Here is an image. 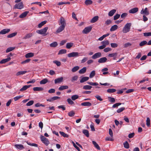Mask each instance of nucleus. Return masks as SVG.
<instances>
[{"label": "nucleus", "instance_id": "f257e3e1", "mask_svg": "<svg viewBox=\"0 0 151 151\" xmlns=\"http://www.w3.org/2000/svg\"><path fill=\"white\" fill-rule=\"evenodd\" d=\"M60 26L58 28L56 31L57 33H60L62 32L65 29L66 25V23L65 20L63 17H61L58 22Z\"/></svg>", "mask_w": 151, "mask_h": 151}, {"label": "nucleus", "instance_id": "f03ea898", "mask_svg": "<svg viewBox=\"0 0 151 151\" xmlns=\"http://www.w3.org/2000/svg\"><path fill=\"white\" fill-rule=\"evenodd\" d=\"M131 26V23H127L124 26L123 29V32L124 33H126L130 30Z\"/></svg>", "mask_w": 151, "mask_h": 151}, {"label": "nucleus", "instance_id": "7ed1b4c3", "mask_svg": "<svg viewBox=\"0 0 151 151\" xmlns=\"http://www.w3.org/2000/svg\"><path fill=\"white\" fill-rule=\"evenodd\" d=\"M48 29V27H46L40 30H37L36 32L40 34L44 35V36L46 35L47 34H46V33Z\"/></svg>", "mask_w": 151, "mask_h": 151}, {"label": "nucleus", "instance_id": "20e7f679", "mask_svg": "<svg viewBox=\"0 0 151 151\" xmlns=\"http://www.w3.org/2000/svg\"><path fill=\"white\" fill-rule=\"evenodd\" d=\"M40 139L41 141L46 145H48L50 143V142L48 140L43 136H41Z\"/></svg>", "mask_w": 151, "mask_h": 151}, {"label": "nucleus", "instance_id": "39448f33", "mask_svg": "<svg viewBox=\"0 0 151 151\" xmlns=\"http://www.w3.org/2000/svg\"><path fill=\"white\" fill-rule=\"evenodd\" d=\"M79 56V53L77 52H73L68 54V56L69 58L76 57Z\"/></svg>", "mask_w": 151, "mask_h": 151}, {"label": "nucleus", "instance_id": "423d86ee", "mask_svg": "<svg viewBox=\"0 0 151 151\" xmlns=\"http://www.w3.org/2000/svg\"><path fill=\"white\" fill-rule=\"evenodd\" d=\"M23 5L22 2L16 4L14 6L15 9H21L23 8Z\"/></svg>", "mask_w": 151, "mask_h": 151}, {"label": "nucleus", "instance_id": "0eeeda50", "mask_svg": "<svg viewBox=\"0 0 151 151\" xmlns=\"http://www.w3.org/2000/svg\"><path fill=\"white\" fill-rule=\"evenodd\" d=\"M101 54L100 52H98L95 53L92 56V58L93 59H95L101 57Z\"/></svg>", "mask_w": 151, "mask_h": 151}, {"label": "nucleus", "instance_id": "6e6552de", "mask_svg": "<svg viewBox=\"0 0 151 151\" xmlns=\"http://www.w3.org/2000/svg\"><path fill=\"white\" fill-rule=\"evenodd\" d=\"M92 27H86L83 30L82 33L84 34H87L91 30Z\"/></svg>", "mask_w": 151, "mask_h": 151}, {"label": "nucleus", "instance_id": "1a4fd4ad", "mask_svg": "<svg viewBox=\"0 0 151 151\" xmlns=\"http://www.w3.org/2000/svg\"><path fill=\"white\" fill-rule=\"evenodd\" d=\"M10 31V29H5L2 30L0 32V34L4 35L9 32Z\"/></svg>", "mask_w": 151, "mask_h": 151}, {"label": "nucleus", "instance_id": "9d476101", "mask_svg": "<svg viewBox=\"0 0 151 151\" xmlns=\"http://www.w3.org/2000/svg\"><path fill=\"white\" fill-rule=\"evenodd\" d=\"M107 60V58L105 57H104L100 58L98 60V62L99 63H103L106 62Z\"/></svg>", "mask_w": 151, "mask_h": 151}, {"label": "nucleus", "instance_id": "9b49d317", "mask_svg": "<svg viewBox=\"0 0 151 151\" xmlns=\"http://www.w3.org/2000/svg\"><path fill=\"white\" fill-rule=\"evenodd\" d=\"M11 60V58L10 57H8L7 58L4 59H2L0 61V64L4 63L6 62H7Z\"/></svg>", "mask_w": 151, "mask_h": 151}, {"label": "nucleus", "instance_id": "f8f14e48", "mask_svg": "<svg viewBox=\"0 0 151 151\" xmlns=\"http://www.w3.org/2000/svg\"><path fill=\"white\" fill-rule=\"evenodd\" d=\"M63 78L62 77L59 78L55 80V84L59 83L62 82L63 81Z\"/></svg>", "mask_w": 151, "mask_h": 151}, {"label": "nucleus", "instance_id": "ddd939ff", "mask_svg": "<svg viewBox=\"0 0 151 151\" xmlns=\"http://www.w3.org/2000/svg\"><path fill=\"white\" fill-rule=\"evenodd\" d=\"M81 105L84 106H91V104L89 102H83L81 104Z\"/></svg>", "mask_w": 151, "mask_h": 151}, {"label": "nucleus", "instance_id": "4468645a", "mask_svg": "<svg viewBox=\"0 0 151 151\" xmlns=\"http://www.w3.org/2000/svg\"><path fill=\"white\" fill-rule=\"evenodd\" d=\"M99 19V17L98 16H95L92 18L91 20V22L92 23H95Z\"/></svg>", "mask_w": 151, "mask_h": 151}, {"label": "nucleus", "instance_id": "2eb2a0df", "mask_svg": "<svg viewBox=\"0 0 151 151\" xmlns=\"http://www.w3.org/2000/svg\"><path fill=\"white\" fill-rule=\"evenodd\" d=\"M34 54L33 53L29 52L26 54L25 55V57L27 58H31L34 56Z\"/></svg>", "mask_w": 151, "mask_h": 151}, {"label": "nucleus", "instance_id": "dca6fc26", "mask_svg": "<svg viewBox=\"0 0 151 151\" xmlns=\"http://www.w3.org/2000/svg\"><path fill=\"white\" fill-rule=\"evenodd\" d=\"M28 13L29 12L25 11L20 15L19 17L20 18H23L27 16Z\"/></svg>", "mask_w": 151, "mask_h": 151}, {"label": "nucleus", "instance_id": "f3484780", "mask_svg": "<svg viewBox=\"0 0 151 151\" xmlns=\"http://www.w3.org/2000/svg\"><path fill=\"white\" fill-rule=\"evenodd\" d=\"M141 13L144 15H147L149 14V12L148 10H141Z\"/></svg>", "mask_w": 151, "mask_h": 151}, {"label": "nucleus", "instance_id": "a211bd4d", "mask_svg": "<svg viewBox=\"0 0 151 151\" xmlns=\"http://www.w3.org/2000/svg\"><path fill=\"white\" fill-rule=\"evenodd\" d=\"M68 88V87L67 86H60L58 88V90L60 91H62L64 89H66Z\"/></svg>", "mask_w": 151, "mask_h": 151}, {"label": "nucleus", "instance_id": "6ab92c4d", "mask_svg": "<svg viewBox=\"0 0 151 151\" xmlns=\"http://www.w3.org/2000/svg\"><path fill=\"white\" fill-rule=\"evenodd\" d=\"M89 79V77H84L82 78L80 81V82L81 83H83L85 81H88Z\"/></svg>", "mask_w": 151, "mask_h": 151}, {"label": "nucleus", "instance_id": "aec40b11", "mask_svg": "<svg viewBox=\"0 0 151 151\" xmlns=\"http://www.w3.org/2000/svg\"><path fill=\"white\" fill-rule=\"evenodd\" d=\"M33 90L35 91H42L43 90V88L41 87H35L33 88Z\"/></svg>", "mask_w": 151, "mask_h": 151}, {"label": "nucleus", "instance_id": "412c9836", "mask_svg": "<svg viewBox=\"0 0 151 151\" xmlns=\"http://www.w3.org/2000/svg\"><path fill=\"white\" fill-rule=\"evenodd\" d=\"M83 133L87 137H89V133L88 131L86 129H83L82 131Z\"/></svg>", "mask_w": 151, "mask_h": 151}, {"label": "nucleus", "instance_id": "4be33fe9", "mask_svg": "<svg viewBox=\"0 0 151 151\" xmlns=\"http://www.w3.org/2000/svg\"><path fill=\"white\" fill-rule=\"evenodd\" d=\"M86 67L83 68L79 71V73L80 74H83L86 72Z\"/></svg>", "mask_w": 151, "mask_h": 151}, {"label": "nucleus", "instance_id": "5701e85b", "mask_svg": "<svg viewBox=\"0 0 151 151\" xmlns=\"http://www.w3.org/2000/svg\"><path fill=\"white\" fill-rule=\"evenodd\" d=\"M33 35V34L32 33H29L26 35L23 38V39H27L29 38L32 37Z\"/></svg>", "mask_w": 151, "mask_h": 151}, {"label": "nucleus", "instance_id": "b1692460", "mask_svg": "<svg viewBox=\"0 0 151 151\" xmlns=\"http://www.w3.org/2000/svg\"><path fill=\"white\" fill-rule=\"evenodd\" d=\"M27 71H20L18 72L16 74V76H19L23 75L27 73Z\"/></svg>", "mask_w": 151, "mask_h": 151}, {"label": "nucleus", "instance_id": "393cba45", "mask_svg": "<svg viewBox=\"0 0 151 151\" xmlns=\"http://www.w3.org/2000/svg\"><path fill=\"white\" fill-rule=\"evenodd\" d=\"M118 26L116 25H114L111 26L110 29L111 31H113L116 30L118 28Z\"/></svg>", "mask_w": 151, "mask_h": 151}, {"label": "nucleus", "instance_id": "a878e982", "mask_svg": "<svg viewBox=\"0 0 151 151\" xmlns=\"http://www.w3.org/2000/svg\"><path fill=\"white\" fill-rule=\"evenodd\" d=\"M14 146L17 148L19 150H21L24 148L23 146L22 145L16 144Z\"/></svg>", "mask_w": 151, "mask_h": 151}, {"label": "nucleus", "instance_id": "bb28decb", "mask_svg": "<svg viewBox=\"0 0 151 151\" xmlns=\"http://www.w3.org/2000/svg\"><path fill=\"white\" fill-rule=\"evenodd\" d=\"M92 143L94 145L95 147L98 150H100V148L99 146L96 143V142L94 141H92Z\"/></svg>", "mask_w": 151, "mask_h": 151}, {"label": "nucleus", "instance_id": "cd10ccee", "mask_svg": "<svg viewBox=\"0 0 151 151\" xmlns=\"http://www.w3.org/2000/svg\"><path fill=\"white\" fill-rule=\"evenodd\" d=\"M117 53H113L109 54L108 55V56L110 57H114V59H115L116 58L117 55Z\"/></svg>", "mask_w": 151, "mask_h": 151}, {"label": "nucleus", "instance_id": "c85d7f7f", "mask_svg": "<svg viewBox=\"0 0 151 151\" xmlns=\"http://www.w3.org/2000/svg\"><path fill=\"white\" fill-rule=\"evenodd\" d=\"M58 45V44L57 42H54L51 43L50 45L51 47H56Z\"/></svg>", "mask_w": 151, "mask_h": 151}, {"label": "nucleus", "instance_id": "c756f323", "mask_svg": "<svg viewBox=\"0 0 151 151\" xmlns=\"http://www.w3.org/2000/svg\"><path fill=\"white\" fill-rule=\"evenodd\" d=\"M67 50L65 49H62L59 51L58 55L62 54H65L66 53Z\"/></svg>", "mask_w": 151, "mask_h": 151}, {"label": "nucleus", "instance_id": "7c9ffc66", "mask_svg": "<svg viewBox=\"0 0 151 151\" xmlns=\"http://www.w3.org/2000/svg\"><path fill=\"white\" fill-rule=\"evenodd\" d=\"M73 45V43H68L66 44V47L68 49H70Z\"/></svg>", "mask_w": 151, "mask_h": 151}, {"label": "nucleus", "instance_id": "2f4dec72", "mask_svg": "<svg viewBox=\"0 0 151 151\" xmlns=\"http://www.w3.org/2000/svg\"><path fill=\"white\" fill-rule=\"evenodd\" d=\"M15 47H11L7 48L6 50V53L9 52L10 51H11L14 49Z\"/></svg>", "mask_w": 151, "mask_h": 151}, {"label": "nucleus", "instance_id": "473e14b6", "mask_svg": "<svg viewBox=\"0 0 151 151\" xmlns=\"http://www.w3.org/2000/svg\"><path fill=\"white\" fill-rule=\"evenodd\" d=\"M48 82V80L47 78H45L42 79L40 82V84H45Z\"/></svg>", "mask_w": 151, "mask_h": 151}, {"label": "nucleus", "instance_id": "72a5a7b5", "mask_svg": "<svg viewBox=\"0 0 151 151\" xmlns=\"http://www.w3.org/2000/svg\"><path fill=\"white\" fill-rule=\"evenodd\" d=\"M92 88V86L89 85H85L83 87V88L85 90H90Z\"/></svg>", "mask_w": 151, "mask_h": 151}, {"label": "nucleus", "instance_id": "f704fd0d", "mask_svg": "<svg viewBox=\"0 0 151 151\" xmlns=\"http://www.w3.org/2000/svg\"><path fill=\"white\" fill-rule=\"evenodd\" d=\"M17 34V32H14L7 35L8 38H12L15 36Z\"/></svg>", "mask_w": 151, "mask_h": 151}, {"label": "nucleus", "instance_id": "c9c22d12", "mask_svg": "<svg viewBox=\"0 0 151 151\" xmlns=\"http://www.w3.org/2000/svg\"><path fill=\"white\" fill-rule=\"evenodd\" d=\"M116 10H111L109 13L108 15L109 16H112L116 12Z\"/></svg>", "mask_w": 151, "mask_h": 151}, {"label": "nucleus", "instance_id": "e433bc0d", "mask_svg": "<svg viewBox=\"0 0 151 151\" xmlns=\"http://www.w3.org/2000/svg\"><path fill=\"white\" fill-rule=\"evenodd\" d=\"M147 44V42L146 41H143L141 42L139 44V45L140 47H142L144 45H146Z\"/></svg>", "mask_w": 151, "mask_h": 151}, {"label": "nucleus", "instance_id": "4c0bfd02", "mask_svg": "<svg viewBox=\"0 0 151 151\" xmlns=\"http://www.w3.org/2000/svg\"><path fill=\"white\" fill-rule=\"evenodd\" d=\"M47 22L46 21H44L43 22H42L40 23L38 25V27L39 28H41V27L45 24Z\"/></svg>", "mask_w": 151, "mask_h": 151}, {"label": "nucleus", "instance_id": "58836bf2", "mask_svg": "<svg viewBox=\"0 0 151 151\" xmlns=\"http://www.w3.org/2000/svg\"><path fill=\"white\" fill-rule=\"evenodd\" d=\"M59 133L62 136H63L64 137H65L68 138L69 137V136L68 134H65L63 132L60 131L59 132Z\"/></svg>", "mask_w": 151, "mask_h": 151}, {"label": "nucleus", "instance_id": "ea45409f", "mask_svg": "<svg viewBox=\"0 0 151 151\" xmlns=\"http://www.w3.org/2000/svg\"><path fill=\"white\" fill-rule=\"evenodd\" d=\"M116 90L114 88L109 89L107 90V92L109 93H113L115 92Z\"/></svg>", "mask_w": 151, "mask_h": 151}, {"label": "nucleus", "instance_id": "a19ab883", "mask_svg": "<svg viewBox=\"0 0 151 151\" xmlns=\"http://www.w3.org/2000/svg\"><path fill=\"white\" fill-rule=\"evenodd\" d=\"M124 147L127 149H128L129 148V143L127 141H126L124 143Z\"/></svg>", "mask_w": 151, "mask_h": 151}, {"label": "nucleus", "instance_id": "79ce46f5", "mask_svg": "<svg viewBox=\"0 0 151 151\" xmlns=\"http://www.w3.org/2000/svg\"><path fill=\"white\" fill-rule=\"evenodd\" d=\"M79 69V67L78 66H76L73 67L72 69V71L74 72L78 70Z\"/></svg>", "mask_w": 151, "mask_h": 151}, {"label": "nucleus", "instance_id": "37998d69", "mask_svg": "<svg viewBox=\"0 0 151 151\" xmlns=\"http://www.w3.org/2000/svg\"><path fill=\"white\" fill-rule=\"evenodd\" d=\"M102 44L106 47V45L109 44V42L108 40H104L101 42Z\"/></svg>", "mask_w": 151, "mask_h": 151}, {"label": "nucleus", "instance_id": "c03bdc74", "mask_svg": "<svg viewBox=\"0 0 151 151\" xmlns=\"http://www.w3.org/2000/svg\"><path fill=\"white\" fill-rule=\"evenodd\" d=\"M79 96L77 95H75L71 96V99L72 100L74 101L78 98Z\"/></svg>", "mask_w": 151, "mask_h": 151}, {"label": "nucleus", "instance_id": "a18cd8bd", "mask_svg": "<svg viewBox=\"0 0 151 151\" xmlns=\"http://www.w3.org/2000/svg\"><path fill=\"white\" fill-rule=\"evenodd\" d=\"M95 75V72L94 70L92 71L90 73L89 77L91 78H92Z\"/></svg>", "mask_w": 151, "mask_h": 151}, {"label": "nucleus", "instance_id": "49530a36", "mask_svg": "<svg viewBox=\"0 0 151 151\" xmlns=\"http://www.w3.org/2000/svg\"><path fill=\"white\" fill-rule=\"evenodd\" d=\"M85 3L86 5L91 4L92 3V1L91 0H86Z\"/></svg>", "mask_w": 151, "mask_h": 151}, {"label": "nucleus", "instance_id": "de8ad7c7", "mask_svg": "<svg viewBox=\"0 0 151 151\" xmlns=\"http://www.w3.org/2000/svg\"><path fill=\"white\" fill-rule=\"evenodd\" d=\"M150 120L149 117H147L146 120V125L148 127H149L150 125Z\"/></svg>", "mask_w": 151, "mask_h": 151}, {"label": "nucleus", "instance_id": "09e8293b", "mask_svg": "<svg viewBox=\"0 0 151 151\" xmlns=\"http://www.w3.org/2000/svg\"><path fill=\"white\" fill-rule=\"evenodd\" d=\"M75 113L73 111H71L69 112L68 114L69 116L72 117L73 116L75 115Z\"/></svg>", "mask_w": 151, "mask_h": 151}, {"label": "nucleus", "instance_id": "8fccbe9b", "mask_svg": "<svg viewBox=\"0 0 151 151\" xmlns=\"http://www.w3.org/2000/svg\"><path fill=\"white\" fill-rule=\"evenodd\" d=\"M144 36L145 37L151 36V32H145L143 33Z\"/></svg>", "mask_w": 151, "mask_h": 151}, {"label": "nucleus", "instance_id": "3c124183", "mask_svg": "<svg viewBox=\"0 0 151 151\" xmlns=\"http://www.w3.org/2000/svg\"><path fill=\"white\" fill-rule=\"evenodd\" d=\"M27 144L29 145L32 146H34L35 147H38V145L35 143H28V142H27Z\"/></svg>", "mask_w": 151, "mask_h": 151}, {"label": "nucleus", "instance_id": "603ef678", "mask_svg": "<svg viewBox=\"0 0 151 151\" xmlns=\"http://www.w3.org/2000/svg\"><path fill=\"white\" fill-rule=\"evenodd\" d=\"M34 101L33 100H31L28 102L26 104L27 106H30L32 105L34 103Z\"/></svg>", "mask_w": 151, "mask_h": 151}, {"label": "nucleus", "instance_id": "864d4df0", "mask_svg": "<svg viewBox=\"0 0 151 151\" xmlns=\"http://www.w3.org/2000/svg\"><path fill=\"white\" fill-rule=\"evenodd\" d=\"M53 63L55 64L58 66H59L61 64V63L60 61L58 60H54Z\"/></svg>", "mask_w": 151, "mask_h": 151}, {"label": "nucleus", "instance_id": "5fc2aeb1", "mask_svg": "<svg viewBox=\"0 0 151 151\" xmlns=\"http://www.w3.org/2000/svg\"><path fill=\"white\" fill-rule=\"evenodd\" d=\"M125 109V108L124 107H121L118 109L117 110V112L118 113H120L122 111L124 110Z\"/></svg>", "mask_w": 151, "mask_h": 151}, {"label": "nucleus", "instance_id": "6e6d98bb", "mask_svg": "<svg viewBox=\"0 0 151 151\" xmlns=\"http://www.w3.org/2000/svg\"><path fill=\"white\" fill-rule=\"evenodd\" d=\"M122 103H118L114 104L112 106V107L113 108H115L117 107L118 106L121 105Z\"/></svg>", "mask_w": 151, "mask_h": 151}, {"label": "nucleus", "instance_id": "4d7b16f0", "mask_svg": "<svg viewBox=\"0 0 151 151\" xmlns=\"http://www.w3.org/2000/svg\"><path fill=\"white\" fill-rule=\"evenodd\" d=\"M111 46L112 47L116 48L118 47V45L116 43H111Z\"/></svg>", "mask_w": 151, "mask_h": 151}, {"label": "nucleus", "instance_id": "13d9d810", "mask_svg": "<svg viewBox=\"0 0 151 151\" xmlns=\"http://www.w3.org/2000/svg\"><path fill=\"white\" fill-rule=\"evenodd\" d=\"M111 50V49L109 47H106L104 50V51L105 52H107Z\"/></svg>", "mask_w": 151, "mask_h": 151}, {"label": "nucleus", "instance_id": "bf43d9fd", "mask_svg": "<svg viewBox=\"0 0 151 151\" xmlns=\"http://www.w3.org/2000/svg\"><path fill=\"white\" fill-rule=\"evenodd\" d=\"M72 143L73 144V146L78 151H81L80 149L76 145L75 143L73 142L72 141Z\"/></svg>", "mask_w": 151, "mask_h": 151}, {"label": "nucleus", "instance_id": "052dcab7", "mask_svg": "<svg viewBox=\"0 0 151 151\" xmlns=\"http://www.w3.org/2000/svg\"><path fill=\"white\" fill-rule=\"evenodd\" d=\"M67 100L69 104L71 105H72L74 104V102L70 99L68 98L67 99Z\"/></svg>", "mask_w": 151, "mask_h": 151}, {"label": "nucleus", "instance_id": "680f3d73", "mask_svg": "<svg viewBox=\"0 0 151 151\" xmlns=\"http://www.w3.org/2000/svg\"><path fill=\"white\" fill-rule=\"evenodd\" d=\"M27 89V85H25V86H23L22 88H21L19 90V91H23L26 90Z\"/></svg>", "mask_w": 151, "mask_h": 151}, {"label": "nucleus", "instance_id": "e2e57ef3", "mask_svg": "<svg viewBox=\"0 0 151 151\" xmlns=\"http://www.w3.org/2000/svg\"><path fill=\"white\" fill-rule=\"evenodd\" d=\"M88 59V58L87 57H84L83 59L81 60V63H83L85 62Z\"/></svg>", "mask_w": 151, "mask_h": 151}, {"label": "nucleus", "instance_id": "0e129e2a", "mask_svg": "<svg viewBox=\"0 0 151 151\" xmlns=\"http://www.w3.org/2000/svg\"><path fill=\"white\" fill-rule=\"evenodd\" d=\"M30 60H31V59H26L25 60H24V61H23V62H22L21 63L22 64H25V63H28L29 62Z\"/></svg>", "mask_w": 151, "mask_h": 151}, {"label": "nucleus", "instance_id": "69168bd1", "mask_svg": "<svg viewBox=\"0 0 151 151\" xmlns=\"http://www.w3.org/2000/svg\"><path fill=\"white\" fill-rule=\"evenodd\" d=\"M109 101L111 102L114 103L115 102V99L114 98L111 97H109Z\"/></svg>", "mask_w": 151, "mask_h": 151}, {"label": "nucleus", "instance_id": "338daca9", "mask_svg": "<svg viewBox=\"0 0 151 151\" xmlns=\"http://www.w3.org/2000/svg\"><path fill=\"white\" fill-rule=\"evenodd\" d=\"M78 78V77L77 76H73L72 79H71V81L72 82H73L74 81H76L77 80V79Z\"/></svg>", "mask_w": 151, "mask_h": 151}, {"label": "nucleus", "instance_id": "774afa93", "mask_svg": "<svg viewBox=\"0 0 151 151\" xmlns=\"http://www.w3.org/2000/svg\"><path fill=\"white\" fill-rule=\"evenodd\" d=\"M127 15V13H124L122 14L121 16V17L123 19H124Z\"/></svg>", "mask_w": 151, "mask_h": 151}]
</instances>
